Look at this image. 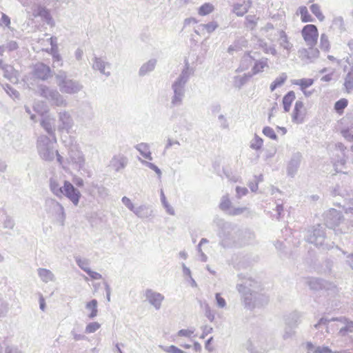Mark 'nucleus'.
<instances>
[{
	"label": "nucleus",
	"mask_w": 353,
	"mask_h": 353,
	"mask_svg": "<svg viewBox=\"0 0 353 353\" xmlns=\"http://www.w3.org/2000/svg\"><path fill=\"white\" fill-rule=\"evenodd\" d=\"M19 48L17 41L10 40L7 41L6 43L0 45V56H3L6 51L12 52L16 50Z\"/></svg>",
	"instance_id": "36"
},
{
	"label": "nucleus",
	"mask_w": 353,
	"mask_h": 353,
	"mask_svg": "<svg viewBox=\"0 0 353 353\" xmlns=\"http://www.w3.org/2000/svg\"><path fill=\"white\" fill-rule=\"evenodd\" d=\"M219 237L220 245L228 248L250 243L254 239V234L250 231H242L230 223H225L219 232Z\"/></svg>",
	"instance_id": "1"
},
{
	"label": "nucleus",
	"mask_w": 353,
	"mask_h": 353,
	"mask_svg": "<svg viewBox=\"0 0 353 353\" xmlns=\"http://www.w3.org/2000/svg\"><path fill=\"white\" fill-rule=\"evenodd\" d=\"M287 74L282 73L279 77H276L275 80L270 84V89L273 92L276 88L281 86L287 80Z\"/></svg>",
	"instance_id": "38"
},
{
	"label": "nucleus",
	"mask_w": 353,
	"mask_h": 353,
	"mask_svg": "<svg viewBox=\"0 0 353 353\" xmlns=\"http://www.w3.org/2000/svg\"><path fill=\"white\" fill-rule=\"evenodd\" d=\"M63 162L66 165L64 170L71 166L74 169L81 170L84 168L85 160L82 152L77 146H72L69 149L66 160L63 159Z\"/></svg>",
	"instance_id": "10"
},
{
	"label": "nucleus",
	"mask_w": 353,
	"mask_h": 353,
	"mask_svg": "<svg viewBox=\"0 0 353 353\" xmlns=\"http://www.w3.org/2000/svg\"><path fill=\"white\" fill-rule=\"evenodd\" d=\"M39 90L41 96L50 101L53 105L60 107L67 106V101L56 89L41 85Z\"/></svg>",
	"instance_id": "11"
},
{
	"label": "nucleus",
	"mask_w": 353,
	"mask_h": 353,
	"mask_svg": "<svg viewBox=\"0 0 353 353\" xmlns=\"http://www.w3.org/2000/svg\"><path fill=\"white\" fill-rule=\"evenodd\" d=\"M137 217L144 219L154 216V211L152 208L145 204L135 208L133 212Z\"/></svg>",
	"instance_id": "23"
},
{
	"label": "nucleus",
	"mask_w": 353,
	"mask_h": 353,
	"mask_svg": "<svg viewBox=\"0 0 353 353\" xmlns=\"http://www.w3.org/2000/svg\"><path fill=\"white\" fill-rule=\"evenodd\" d=\"M49 188L57 197H66L74 206L79 205L81 194L70 181L62 180L57 176H52L49 180Z\"/></svg>",
	"instance_id": "3"
},
{
	"label": "nucleus",
	"mask_w": 353,
	"mask_h": 353,
	"mask_svg": "<svg viewBox=\"0 0 353 353\" xmlns=\"http://www.w3.org/2000/svg\"><path fill=\"white\" fill-rule=\"evenodd\" d=\"M307 353H332L331 349L326 346H315L311 343L307 344Z\"/></svg>",
	"instance_id": "34"
},
{
	"label": "nucleus",
	"mask_w": 353,
	"mask_h": 353,
	"mask_svg": "<svg viewBox=\"0 0 353 353\" xmlns=\"http://www.w3.org/2000/svg\"><path fill=\"white\" fill-rule=\"evenodd\" d=\"M176 128L181 130H190L192 128V123L188 121L186 119H183L180 120L179 124L176 126Z\"/></svg>",
	"instance_id": "62"
},
{
	"label": "nucleus",
	"mask_w": 353,
	"mask_h": 353,
	"mask_svg": "<svg viewBox=\"0 0 353 353\" xmlns=\"http://www.w3.org/2000/svg\"><path fill=\"white\" fill-rule=\"evenodd\" d=\"M292 322L291 321H288L285 323V327L283 334V338L285 340L292 338L295 334L294 328L296 327L292 326Z\"/></svg>",
	"instance_id": "40"
},
{
	"label": "nucleus",
	"mask_w": 353,
	"mask_h": 353,
	"mask_svg": "<svg viewBox=\"0 0 353 353\" xmlns=\"http://www.w3.org/2000/svg\"><path fill=\"white\" fill-rule=\"evenodd\" d=\"M306 283L311 290L314 291H318L322 289L330 290L335 288V285L333 283L318 278H308Z\"/></svg>",
	"instance_id": "14"
},
{
	"label": "nucleus",
	"mask_w": 353,
	"mask_h": 353,
	"mask_svg": "<svg viewBox=\"0 0 353 353\" xmlns=\"http://www.w3.org/2000/svg\"><path fill=\"white\" fill-rule=\"evenodd\" d=\"M347 100L345 99H341L335 103L334 109L337 112L341 113L347 107Z\"/></svg>",
	"instance_id": "56"
},
{
	"label": "nucleus",
	"mask_w": 353,
	"mask_h": 353,
	"mask_svg": "<svg viewBox=\"0 0 353 353\" xmlns=\"http://www.w3.org/2000/svg\"><path fill=\"white\" fill-rule=\"evenodd\" d=\"M316 329H326L327 332H329V329L335 328L339 330V334L341 336H345L349 333L353 332V323L348 321L345 317H341L339 319L327 320L325 318H321L319 321L314 325Z\"/></svg>",
	"instance_id": "7"
},
{
	"label": "nucleus",
	"mask_w": 353,
	"mask_h": 353,
	"mask_svg": "<svg viewBox=\"0 0 353 353\" xmlns=\"http://www.w3.org/2000/svg\"><path fill=\"white\" fill-rule=\"evenodd\" d=\"M301 34L307 46L314 47L316 44L319 32L315 25L305 26L302 29Z\"/></svg>",
	"instance_id": "12"
},
{
	"label": "nucleus",
	"mask_w": 353,
	"mask_h": 353,
	"mask_svg": "<svg viewBox=\"0 0 353 353\" xmlns=\"http://www.w3.org/2000/svg\"><path fill=\"white\" fill-rule=\"evenodd\" d=\"M248 77L246 74L238 76L235 78V83L239 88H241L248 81Z\"/></svg>",
	"instance_id": "64"
},
{
	"label": "nucleus",
	"mask_w": 353,
	"mask_h": 353,
	"mask_svg": "<svg viewBox=\"0 0 353 353\" xmlns=\"http://www.w3.org/2000/svg\"><path fill=\"white\" fill-rule=\"evenodd\" d=\"M32 74L35 78L44 81L50 77V68L42 63H38L34 65Z\"/></svg>",
	"instance_id": "21"
},
{
	"label": "nucleus",
	"mask_w": 353,
	"mask_h": 353,
	"mask_svg": "<svg viewBox=\"0 0 353 353\" xmlns=\"http://www.w3.org/2000/svg\"><path fill=\"white\" fill-rule=\"evenodd\" d=\"M219 27V24L216 21H213L209 22L207 24H201L198 26L199 30H206L208 33L214 32Z\"/></svg>",
	"instance_id": "46"
},
{
	"label": "nucleus",
	"mask_w": 353,
	"mask_h": 353,
	"mask_svg": "<svg viewBox=\"0 0 353 353\" xmlns=\"http://www.w3.org/2000/svg\"><path fill=\"white\" fill-rule=\"evenodd\" d=\"M332 23V26L338 28L341 32L345 30L344 19L341 16L334 17Z\"/></svg>",
	"instance_id": "45"
},
{
	"label": "nucleus",
	"mask_w": 353,
	"mask_h": 353,
	"mask_svg": "<svg viewBox=\"0 0 353 353\" xmlns=\"http://www.w3.org/2000/svg\"><path fill=\"white\" fill-rule=\"evenodd\" d=\"M58 129L68 132L74 125L73 119L69 112L63 110L59 112Z\"/></svg>",
	"instance_id": "15"
},
{
	"label": "nucleus",
	"mask_w": 353,
	"mask_h": 353,
	"mask_svg": "<svg viewBox=\"0 0 353 353\" xmlns=\"http://www.w3.org/2000/svg\"><path fill=\"white\" fill-rule=\"evenodd\" d=\"M252 61V57L250 54V53H248L247 54H245L242 59H241V70H245L248 69L249 64L251 63Z\"/></svg>",
	"instance_id": "57"
},
{
	"label": "nucleus",
	"mask_w": 353,
	"mask_h": 353,
	"mask_svg": "<svg viewBox=\"0 0 353 353\" xmlns=\"http://www.w3.org/2000/svg\"><path fill=\"white\" fill-rule=\"evenodd\" d=\"M305 240L309 243L323 250H329L332 248L331 244L325 243V228L320 224L313 226L307 231Z\"/></svg>",
	"instance_id": "9"
},
{
	"label": "nucleus",
	"mask_w": 353,
	"mask_h": 353,
	"mask_svg": "<svg viewBox=\"0 0 353 353\" xmlns=\"http://www.w3.org/2000/svg\"><path fill=\"white\" fill-rule=\"evenodd\" d=\"M278 41L279 46L282 48L283 50H286L287 54H289L290 52L293 49V44L290 41V38L288 37L285 31H279V38Z\"/></svg>",
	"instance_id": "24"
},
{
	"label": "nucleus",
	"mask_w": 353,
	"mask_h": 353,
	"mask_svg": "<svg viewBox=\"0 0 353 353\" xmlns=\"http://www.w3.org/2000/svg\"><path fill=\"white\" fill-rule=\"evenodd\" d=\"M75 261L78 266L85 272H87L88 270L90 269L89 268L90 263L88 259H81L80 257H75Z\"/></svg>",
	"instance_id": "52"
},
{
	"label": "nucleus",
	"mask_w": 353,
	"mask_h": 353,
	"mask_svg": "<svg viewBox=\"0 0 353 353\" xmlns=\"http://www.w3.org/2000/svg\"><path fill=\"white\" fill-rule=\"evenodd\" d=\"M3 76L12 83L18 81V72L10 65H5L2 67Z\"/></svg>",
	"instance_id": "28"
},
{
	"label": "nucleus",
	"mask_w": 353,
	"mask_h": 353,
	"mask_svg": "<svg viewBox=\"0 0 353 353\" xmlns=\"http://www.w3.org/2000/svg\"><path fill=\"white\" fill-rule=\"evenodd\" d=\"M250 1L236 3L233 5L232 12L238 17H243L250 8Z\"/></svg>",
	"instance_id": "27"
},
{
	"label": "nucleus",
	"mask_w": 353,
	"mask_h": 353,
	"mask_svg": "<svg viewBox=\"0 0 353 353\" xmlns=\"http://www.w3.org/2000/svg\"><path fill=\"white\" fill-rule=\"evenodd\" d=\"M56 83L62 93L75 94L81 91L83 85L79 81L70 79L64 71H59L55 74Z\"/></svg>",
	"instance_id": "8"
},
{
	"label": "nucleus",
	"mask_w": 353,
	"mask_h": 353,
	"mask_svg": "<svg viewBox=\"0 0 353 353\" xmlns=\"http://www.w3.org/2000/svg\"><path fill=\"white\" fill-rule=\"evenodd\" d=\"M157 64V60L155 59H150L146 63H143L139 69V76L143 77L148 73L154 70Z\"/></svg>",
	"instance_id": "31"
},
{
	"label": "nucleus",
	"mask_w": 353,
	"mask_h": 353,
	"mask_svg": "<svg viewBox=\"0 0 353 353\" xmlns=\"http://www.w3.org/2000/svg\"><path fill=\"white\" fill-rule=\"evenodd\" d=\"M219 208L221 210L225 212L227 214H228L229 211L232 209V202L228 194L221 197Z\"/></svg>",
	"instance_id": "37"
},
{
	"label": "nucleus",
	"mask_w": 353,
	"mask_h": 353,
	"mask_svg": "<svg viewBox=\"0 0 353 353\" xmlns=\"http://www.w3.org/2000/svg\"><path fill=\"white\" fill-rule=\"evenodd\" d=\"M269 68L268 59L267 58H261L255 61L254 65L252 68V75H256L265 71V69Z\"/></svg>",
	"instance_id": "26"
},
{
	"label": "nucleus",
	"mask_w": 353,
	"mask_h": 353,
	"mask_svg": "<svg viewBox=\"0 0 353 353\" xmlns=\"http://www.w3.org/2000/svg\"><path fill=\"white\" fill-rule=\"evenodd\" d=\"M37 274L40 279L45 283L54 282L56 280L54 274L48 269L41 268H38Z\"/></svg>",
	"instance_id": "25"
},
{
	"label": "nucleus",
	"mask_w": 353,
	"mask_h": 353,
	"mask_svg": "<svg viewBox=\"0 0 353 353\" xmlns=\"http://www.w3.org/2000/svg\"><path fill=\"white\" fill-rule=\"evenodd\" d=\"M121 201L123 203V205H125L126 208H128L130 211L134 212V210H135L136 207L128 197L123 196L121 199Z\"/></svg>",
	"instance_id": "63"
},
{
	"label": "nucleus",
	"mask_w": 353,
	"mask_h": 353,
	"mask_svg": "<svg viewBox=\"0 0 353 353\" xmlns=\"http://www.w3.org/2000/svg\"><path fill=\"white\" fill-rule=\"evenodd\" d=\"M257 45L265 54H271L272 55H276L277 51L274 45H268V43L261 39H259Z\"/></svg>",
	"instance_id": "33"
},
{
	"label": "nucleus",
	"mask_w": 353,
	"mask_h": 353,
	"mask_svg": "<svg viewBox=\"0 0 353 353\" xmlns=\"http://www.w3.org/2000/svg\"><path fill=\"white\" fill-rule=\"evenodd\" d=\"M312 13L317 18V19L322 22L325 20V16L323 14L321 6L317 3L312 4L310 7Z\"/></svg>",
	"instance_id": "39"
},
{
	"label": "nucleus",
	"mask_w": 353,
	"mask_h": 353,
	"mask_svg": "<svg viewBox=\"0 0 353 353\" xmlns=\"http://www.w3.org/2000/svg\"><path fill=\"white\" fill-rule=\"evenodd\" d=\"M92 68L94 70H98L101 74L105 75L106 77L110 76L111 73L109 70L106 71V69H110L111 64L106 61L102 57H98L94 56L92 59Z\"/></svg>",
	"instance_id": "18"
},
{
	"label": "nucleus",
	"mask_w": 353,
	"mask_h": 353,
	"mask_svg": "<svg viewBox=\"0 0 353 353\" xmlns=\"http://www.w3.org/2000/svg\"><path fill=\"white\" fill-rule=\"evenodd\" d=\"M214 10V6L210 3H205L198 10V13L201 16H205L212 13Z\"/></svg>",
	"instance_id": "42"
},
{
	"label": "nucleus",
	"mask_w": 353,
	"mask_h": 353,
	"mask_svg": "<svg viewBox=\"0 0 353 353\" xmlns=\"http://www.w3.org/2000/svg\"><path fill=\"white\" fill-rule=\"evenodd\" d=\"M319 47L325 52H328L330 49V43L328 36L325 33H323L321 35Z\"/></svg>",
	"instance_id": "44"
},
{
	"label": "nucleus",
	"mask_w": 353,
	"mask_h": 353,
	"mask_svg": "<svg viewBox=\"0 0 353 353\" xmlns=\"http://www.w3.org/2000/svg\"><path fill=\"white\" fill-rule=\"evenodd\" d=\"M41 125L49 134H54L55 130L54 118L48 115L44 117L41 121Z\"/></svg>",
	"instance_id": "29"
},
{
	"label": "nucleus",
	"mask_w": 353,
	"mask_h": 353,
	"mask_svg": "<svg viewBox=\"0 0 353 353\" xmlns=\"http://www.w3.org/2000/svg\"><path fill=\"white\" fill-rule=\"evenodd\" d=\"M50 212L54 214L57 220L63 225L65 220V213L63 206L57 201L51 199L48 201Z\"/></svg>",
	"instance_id": "17"
},
{
	"label": "nucleus",
	"mask_w": 353,
	"mask_h": 353,
	"mask_svg": "<svg viewBox=\"0 0 353 353\" xmlns=\"http://www.w3.org/2000/svg\"><path fill=\"white\" fill-rule=\"evenodd\" d=\"M248 211V208L246 207L232 208V209L229 211L228 214L231 216H238Z\"/></svg>",
	"instance_id": "58"
},
{
	"label": "nucleus",
	"mask_w": 353,
	"mask_h": 353,
	"mask_svg": "<svg viewBox=\"0 0 353 353\" xmlns=\"http://www.w3.org/2000/svg\"><path fill=\"white\" fill-rule=\"evenodd\" d=\"M263 143V139L257 135H255L254 138L250 141V148L253 150H258L262 147Z\"/></svg>",
	"instance_id": "53"
},
{
	"label": "nucleus",
	"mask_w": 353,
	"mask_h": 353,
	"mask_svg": "<svg viewBox=\"0 0 353 353\" xmlns=\"http://www.w3.org/2000/svg\"><path fill=\"white\" fill-rule=\"evenodd\" d=\"M257 283L250 279H245L243 283L236 285V289L241 294V299L245 308L252 310L267 304V297L259 293Z\"/></svg>",
	"instance_id": "2"
},
{
	"label": "nucleus",
	"mask_w": 353,
	"mask_h": 353,
	"mask_svg": "<svg viewBox=\"0 0 353 353\" xmlns=\"http://www.w3.org/2000/svg\"><path fill=\"white\" fill-rule=\"evenodd\" d=\"M299 57L305 63L313 62L319 56V50L314 47L309 46L308 49L301 48L298 51Z\"/></svg>",
	"instance_id": "19"
},
{
	"label": "nucleus",
	"mask_w": 353,
	"mask_h": 353,
	"mask_svg": "<svg viewBox=\"0 0 353 353\" xmlns=\"http://www.w3.org/2000/svg\"><path fill=\"white\" fill-rule=\"evenodd\" d=\"M295 99V94L293 91L288 92L283 99V109L285 112H289L291 105Z\"/></svg>",
	"instance_id": "35"
},
{
	"label": "nucleus",
	"mask_w": 353,
	"mask_h": 353,
	"mask_svg": "<svg viewBox=\"0 0 353 353\" xmlns=\"http://www.w3.org/2000/svg\"><path fill=\"white\" fill-rule=\"evenodd\" d=\"M326 226L333 230L336 234L347 233L350 223L346 221L341 211L331 208L324 213Z\"/></svg>",
	"instance_id": "6"
},
{
	"label": "nucleus",
	"mask_w": 353,
	"mask_h": 353,
	"mask_svg": "<svg viewBox=\"0 0 353 353\" xmlns=\"http://www.w3.org/2000/svg\"><path fill=\"white\" fill-rule=\"evenodd\" d=\"M263 133L265 136L270 138L271 139H273V140L277 139V136L275 134L274 130L269 126H266L263 129Z\"/></svg>",
	"instance_id": "60"
},
{
	"label": "nucleus",
	"mask_w": 353,
	"mask_h": 353,
	"mask_svg": "<svg viewBox=\"0 0 353 353\" xmlns=\"http://www.w3.org/2000/svg\"><path fill=\"white\" fill-rule=\"evenodd\" d=\"M134 148L137 150L141 156L150 161L152 160V153L150 152V145L146 143H140L137 144Z\"/></svg>",
	"instance_id": "30"
},
{
	"label": "nucleus",
	"mask_w": 353,
	"mask_h": 353,
	"mask_svg": "<svg viewBox=\"0 0 353 353\" xmlns=\"http://www.w3.org/2000/svg\"><path fill=\"white\" fill-rule=\"evenodd\" d=\"M32 15L34 17H41L48 25L53 26V19L48 11L45 7L40 5H34L32 7Z\"/></svg>",
	"instance_id": "20"
},
{
	"label": "nucleus",
	"mask_w": 353,
	"mask_h": 353,
	"mask_svg": "<svg viewBox=\"0 0 353 353\" xmlns=\"http://www.w3.org/2000/svg\"><path fill=\"white\" fill-rule=\"evenodd\" d=\"M258 19H259V18H257L254 15H248L245 17V20H246L245 25H246L247 28H248L251 30H253L256 26Z\"/></svg>",
	"instance_id": "51"
},
{
	"label": "nucleus",
	"mask_w": 353,
	"mask_h": 353,
	"mask_svg": "<svg viewBox=\"0 0 353 353\" xmlns=\"http://www.w3.org/2000/svg\"><path fill=\"white\" fill-rule=\"evenodd\" d=\"M5 91L7 94L13 99H18L19 97V93L16 90L13 89L10 85H6L4 87Z\"/></svg>",
	"instance_id": "61"
},
{
	"label": "nucleus",
	"mask_w": 353,
	"mask_h": 353,
	"mask_svg": "<svg viewBox=\"0 0 353 353\" xmlns=\"http://www.w3.org/2000/svg\"><path fill=\"white\" fill-rule=\"evenodd\" d=\"M302 160V154L299 152L292 154L290 161L287 164V174L291 177H294L299 168Z\"/></svg>",
	"instance_id": "16"
},
{
	"label": "nucleus",
	"mask_w": 353,
	"mask_h": 353,
	"mask_svg": "<svg viewBox=\"0 0 353 353\" xmlns=\"http://www.w3.org/2000/svg\"><path fill=\"white\" fill-rule=\"evenodd\" d=\"M344 85L348 92L353 90V65L346 75Z\"/></svg>",
	"instance_id": "41"
},
{
	"label": "nucleus",
	"mask_w": 353,
	"mask_h": 353,
	"mask_svg": "<svg viewBox=\"0 0 353 353\" xmlns=\"http://www.w3.org/2000/svg\"><path fill=\"white\" fill-rule=\"evenodd\" d=\"M161 201L163 207L165 208L167 212L170 215H174V210L173 208L167 201L163 190H161Z\"/></svg>",
	"instance_id": "48"
},
{
	"label": "nucleus",
	"mask_w": 353,
	"mask_h": 353,
	"mask_svg": "<svg viewBox=\"0 0 353 353\" xmlns=\"http://www.w3.org/2000/svg\"><path fill=\"white\" fill-rule=\"evenodd\" d=\"M300 317L301 315L297 312L292 313L289 315V316L285 319V323L288 321H291L292 325L294 327H296L300 323Z\"/></svg>",
	"instance_id": "54"
},
{
	"label": "nucleus",
	"mask_w": 353,
	"mask_h": 353,
	"mask_svg": "<svg viewBox=\"0 0 353 353\" xmlns=\"http://www.w3.org/2000/svg\"><path fill=\"white\" fill-rule=\"evenodd\" d=\"M85 309L89 312L88 315L90 319H94L98 315V302L96 299H92L85 304Z\"/></svg>",
	"instance_id": "32"
},
{
	"label": "nucleus",
	"mask_w": 353,
	"mask_h": 353,
	"mask_svg": "<svg viewBox=\"0 0 353 353\" xmlns=\"http://www.w3.org/2000/svg\"><path fill=\"white\" fill-rule=\"evenodd\" d=\"M101 327V324L98 322H91L89 323L85 329V332L87 334H91L95 332L98 330Z\"/></svg>",
	"instance_id": "55"
},
{
	"label": "nucleus",
	"mask_w": 353,
	"mask_h": 353,
	"mask_svg": "<svg viewBox=\"0 0 353 353\" xmlns=\"http://www.w3.org/2000/svg\"><path fill=\"white\" fill-rule=\"evenodd\" d=\"M144 296L145 300L152 305L155 310H159L161 309L162 303L165 299L164 296L152 289L148 288L144 291Z\"/></svg>",
	"instance_id": "13"
},
{
	"label": "nucleus",
	"mask_w": 353,
	"mask_h": 353,
	"mask_svg": "<svg viewBox=\"0 0 353 353\" xmlns=\"http://www.w3.org/2000/svg\"><path fill=\"white\" fill-rule=\"evenodd\" d=\"M46 41L48 43H49L51 46V48L50 49V52H55L57 50V39L56 37H50L49 39H47L46 41L44 39H39V42L41 43V45H43V43Z\"/></svg>",
	"instance_id": "50"
},
{
	"label": "nucleus",
	"mask_w": 353,
	"mask_h": 353,
	"mask_svg": "<svg viewBox=\"0 0 353 353\" xmlns=\"http://www.w3.org/2000/svg\"><path fill=\"white\" fill-rule=\"evenodd\" d=\"M303 108V103L301 101H296L295 103L294 112H293V119L299 120L300 116L301 115V110Z\"/></svg>",
	"instance_id": "49"
},
{
	"label": "nucleus",
	"mask_w": 353,
	"mask_h": 353,
	"mask_svg": "<svg viewBox=\"0 0 353 353\" xmlns=\"http://www.w3.org/2000/svg\"><path fill=\"white\" fill-rule=\"evenodd\" d=\"M314 83L312 79H301L295 80L293 83L299 85L301 90L304 91L307 88L311 86Z\"/></svg>",
	"instance_id": "43"
},
{
	"label": "nucleus",
	"mask_w": 353,
	"mask_h": 353,
	"mask_svg": "<svg viewBox=\"0 0 353 353\" xmlns=\"http://www.w3.org/2000/svg\"><path fill=\"white\" fill-rule=\"evenodd\" d=\"M193 74L192 70L187 62L179 77L172 84L173 95L171 98V104L174 107L180 106L185 97V85Z\"/></svg>",
	"instance_id": "4"
},
{
	"label": "nucleus",
	"mask_w": 353,
	"mask_h": 353,
	"mask_svg": "<svg viewBox=\"0 0 353 353\" xmlns=\"http://www.w3.org/2000/svg\"><path fill=\"white\" fill-rule=\"evenodd\" d=\"M194 331L195 329L194 327H191L189 329H182L177 332V336L191 338L192 334L194 333Z\"/></svg>",
	"instance_id": "59"
},
{
	"label": "nucleus",
	"mask_w": 353,
	"mask_h": 353,
	"mask_svg": "<svg viewBox=\"0 0 353 353\" xmlns=\"http://www.w3.org/2000/svg\"><path fill=\"white\" fill-rule=\"evenodd\" d=\"M128 158L123 154L114 155L110 161V166L116 172L125 168L128 164Z\"/></svg>",
	"instance_id": "22"
},
{
	"label": "nucleus",
	"mask_w": 353,
	"mask_h": 353,
	"mask_svg": "<svg viewBox=\"0 0 353 353\" xmlns=\"http://www.w3.org/2000/svg\"><path fill=\"white\" fill-rule=\"evenodd\" d=\"M301 14V21L304 23L312 21V17L310 14L305 6H301L299 8Z\"/></svg>",
	"instance_id": "47"
},
{
	"label": "nucleus",
	"mask_w": 353,
	"mask_h": 353,
	"mask_svg": "<svg viewBox=\"0 0 353 353\" xmlns=\"http://www.w3.org/2000/svg\"><path fill=\"white\" fill-rule=\"evenodd\" d=\"M56 139L52 140L46 135H41L38 137L37 141V149L41 159L47 161H52L57 157V161L63 168H66V165L63 162V157L55 149Z\"/></svg>",
	"instance_id": "5"
}]
</instances>
